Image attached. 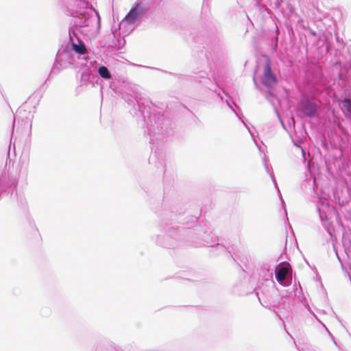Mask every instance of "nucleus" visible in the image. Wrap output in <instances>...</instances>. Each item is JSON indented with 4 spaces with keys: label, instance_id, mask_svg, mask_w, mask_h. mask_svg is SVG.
<instances>
[{
    "label": "nucleus",
    "instance_id": "obj_1",
    "mask_svg": "<svg viewBox=\"0 0 351 351\" xmlns=\"http://www.w3.org/2000/svg\"><path fill=\"white\" fill-rule=\"evenodd\" d=\"M261 83L267 88L274 87L277 83L276 75L272 72L270 61L267 59L261 77Z\"/></svg>",
    "mask_w": 351,
    "mask_h": 351
},
{
    "label": "nucleus",
    "instance_id": "obj_2",
    "mask_svg": "<svg viewBox=\"0 0 351 351\" xmlns=\"http://www.w3.org/2000/svg\"><path fill=\"white\" fill-rule=\"evenodd\" d=\"M140 4L135 3L130 12L125 17V20L129 23L135 21L141 15Z\"/></svg>",
    "mask_w": 351,
    "mask_h": 351
},
{
    "label": "nucleus",
    "instance_id": "obj_3",
    "mask_svg": "<svg viewBox=\"0 0 351 351\" xmlns=\"http://www.w3.org/2000/svg\"><path fill=\"white\" fill-rule=\"evenodd\" d=\"M289 272V268L287 266H281L276 269V279L278 282H282L286 279Z\"/></svg>",
    "mask_w": 351,
    "mask_h": 351
},
{
    "label": "nucleus",
    "instance_id": "obj_4",
    "mask_svg": "<svg viewBox=\"0 0 351 351\" xmlns=\"http://www.w3.org/2000/svg\"><path fill=\"white\" fill-rule=\"evenodd\" d=\"M72 46L73 50L79 54L84 55L87 53L85 45L81 43H80V45L73 44Z\"/></svg>",
    "mask_w": 351,
    "mask_h": 351
},
{
    "label": "nucleus",
    "instance_id": "obj_5",
    "mask_svg": "<svg viewBox=\"0 0 351 351\" xmlns=\"http://www.w3.org/2000/svg\"><path fill=\"white\" fill-rule=\"evenodd\" d=\"M98 72L100 76L105 79H110L111 77V75L106 66H100Z\"/></svg>",
    "mask_w": 351,
    "mask_h": 351
},
{
    "label": "nucleus",
    "instance_id": "obj_6",
    "mask_svg": "<svg viewBox=\"0 0 351 351\" xmlns=\"http://www.w3.org/2000/svg\"><path fill=\"white\" fill-rule=\"evenodd\" d=\"M343 108L350 113H351V101L350 99L346 98L342 101Z\"/></svg>",
    "mask_w": 351,
    "mask_h": 351
},
{
    "label": "nucleus",
    "instance_id": "obj_7",
    "mask_svg": "<svg viewBox=\"0 0 351 351\" xmlns=\"http://www.w3.org/2000/svg\"><path fill=\"white\" fill-rule=\"evenodd\" d=\"M317 110V105L315 103L308 102V116L315 113Z\"/></svg>",
    "mask_w": 351,
    "mask_h": 351
},
{
    "label": "nucleus",
    "instance_id": "obj_8",
    "mask_svg": "<svg viewBox=\"0 0 351 351\" xmlns=\"http://www.w3.org/2000/svg\"><path fill=\"white\" fill-rule=\"evenodd\" d=\"M301 152H302L303 160L304 161L305 160V152L304 149H302Z\"/></svg>",
    "mask_w": 351,
    "mask_h": 351
}]
</instances>
